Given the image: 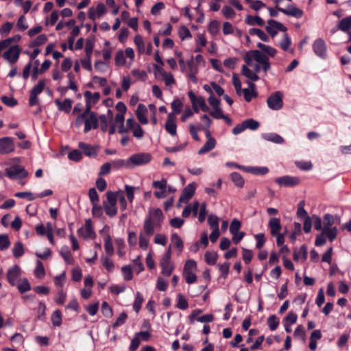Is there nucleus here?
I'll return each mask as SVG.
<instances>
[{"label": "nucleus", "instance_id": "f257e3e1", "mask_svg": "<svg viewBox=\"0 0 351 351\" xmlns=\"http://www.w3.org/2000/svg\"><path fill=\"white\" fill-rule=\"evenodd\" d=\"M164 219V215L160 208H150L148 215L143 221V230L141 232L147 237L154 234L155 230H158L161 228V224Z\"/></svg>", "mask_w": 351, "mask_h": 351}, {"label": "nucleus", "instance_id": "f03ea898", "mask_svg": "<svg viewBox=\"0 0 351 351\" xmlns=\"http://www.w3.org/2000/svg\"><path fill=\"white\" fill-rule=\"evenodd\" d=\"M248 66H253V61L263 65V70L266 72L270 69L269 58L259 50H252L246 53L243 58Z\"/></svg>", "mask_w": 351, "mask_h": 351}, {"label": "nucleus", "instance_id": "7ed1b4c3", "mask_svg": "<svg viewBox=\"0 0 351 351\" xmlns=\"http://www.w3.org/2000/svg\"><path fill=\"white\" fill-rule=\"evenodd\" d=\"M116 204L117 202H115L112 191H108L106 193V200L103 202V206L107 215L112 217L117 215V208Z\"/></svg>", "mask_w": 351, "mask_h": 351}, {"label": "nucleus", "instance_id": "20e7f679", "mask_svg": "<svg viewBox=\"0 0 351 351\" xmlns=\"http://www.w3.org/2000/svg\"><path fill=\"white\" fill-rule=\"evenodd\" d=\"M21 48L18 45L10 46L2 55L10 65H13L19 59Z\"/></svg>", "mask_w": 351, "mask_h": 351}, {"label": "nucleus", "instance_id": "39448f33", "mask_svg": "<svg viewBox=\"0 0 351 351\" xmlns=\"http://www.w3.org/2000/svg\"><path fill=\"white\" fill-rule=\"evenodd\" d=\"M130 168L134 166H140L148 164L152 160V156L149 153H138L132 155L130 158Z\"/></svg>", "mask_w": 351, "mask_h": 351}, {"label": "nucleus", "instance_id": "423d86ee", "mask_svg": "<svg viewBox=\"0 0 351 351\" xmlns=\"http://www.w3.org/2000/svg\"><path fill=\"white\" fill-rule=\"evenodd\" d=\"M46 86V80H40L38 83L34 86L30 91L29 104L34 106L38 104V95L41 93Z\"/></svg>", "mask_w": 351, "mask_h": 351}, {"label": "nucleus", "instance_id": "0eeeda50", "mask_svg": "<svg viewBox=\"0 0 351 351\" xmlns=\"http://www.w3.org/2000/svg\"><path fill=\"white\" fill-rule=\"evenodd\" d=\"M268 107L274 110L282 108L283 106L282 94L280 91L272 93L267 100Z\"/></svg>", "mask_w": 351, "mask_h": 351}, {"label": "nucleus", "instance_id": "6e6552de", "mask_svg": "<svg viewBox=\"0 0 351 351\" xmlns=\"http://www.w3.org/2000/svg\"><path fill=\"white\" fill-rule=\"evenodd\" d=\"M5 175L10 179H19L25 178L27 172L22 166L14 165L5 169Z\"/></svg>", "mask_w": 351, "mask_h": 351}, {"label": "nucleus", "instance_id": "1a4fd4ad", "mask_svg": "<svg viewBox=\"0 0 351 351\" xmlns=\"http://www.w3.org/2000/svg\"><path fill=\"white\" fill-rule=\"evenodd\" d=\"M268 25L265 27L267 32L272 36L274 37L278 31L285 32L287 29L281 23L278 22L273 19L267 21Z\"/></svg>", "mask_w": 351, "mask_h": 351}, {"label": "nucleus", "instance_id": "9d476101", "mask_svg": "<svg viewBox=\"0 0 351 351\" xmlns=\"http://www.w3.org/2000/svg\"><path fill=\"white\" fill-rule=\"evenodd\" d=\"M275 182L280 186H294L300 183V178L295 176H285L276 178Z\"/></svg>", "mask_w": 351, "mask_h": 351}, {"label": "nucleus", "instance_id": "9b49d317", "mask_svg": "<svg viewBox=\"0 0 351 351\" xmlns=\"http://www.w3.org/2000/svg\"><path fill=\"white\" fill-rule=\"evenodd\" d=\"M167 182L166 179H162L161 180H156L153 182L152 186L154 189L160 190L154 192V194L156 197L162 199L167 197Z\"/></svg>", "mask_w": 351, "mask_h": 351}, {"label": "nucleus", "instance_id": "f8f14e48", "mask_svg": "<svg viewBox=\"0 0 351 351\" xmlns=\"http://www.w3.org/2000/svg\"><path fill=\"white\" fill-rule=\"evenodd\" d=\"M14 143L12 138L3 137L0 138V154H8L14 151Z\"/></svg>", "mask_w": 351, "mask_h": 351}, {"label": "nucleus", "instance_id": "ddd939ff", "mask_svg": "<svg viewBox=\"0 0 351 351\" xmlns=\"http://www.w3.org/2000/svg\"><path fill=\"white\" fill-rule=\"evenodd\" d=\"M78 232L85 239H94L96 236L90 219L86 220L84 226L79 229Z\"/></svg>", "mask_w": 351, "mask_h": 351}, {"label": "nucleus", "instance_id": "4468645a", "mask_svg": "<svg viewBox=\"0 0 351 351\" xmlns=\"http://www.w3.org/2000/svg\"><path fill=\"white\" fill-rule=\"evenodd\" d=\"M176 117L173 113H169L165 125L166 131L172 136L177 134V125L176 123Z\"/></svg>", "mask_w": 351, "mask_h": 351}, {"label": "nucleus", "instance_id": "2eb2a0df", "mask_svg": "<svg viewBox=\"0 0 351 351\" xmlns=\"http://www.w3.org/2000/svg\"><path fill=\"white\" fill-rule=\"evenodd\" d=\"M188 95L191 104H195V105L199 106L203 112H208L209 110V108L206 105L205 99L203 97L196 96L192 91H189Z\"/></svg>", "mask_w": 351, "mask_h": 351}, {"label": "nucleus", "instance_id": "dca6fc26", "mask_svg": "<svg viewBox=\"0 0 351 351\" xmlns=\"http://www.w3.org/2000/svg\"><path fill=\"white\" fill-rule=\"evenodd\" d=\"M21 275V269L18 265H14L8 269L7 273V278L11 285L14 286Z\"/></svg>", "mask_w": 351, "mask_h": 351}, {"label": "nucleus", "instance_id": "f3484780", "mask_svg": "<svg viewBox=\"0 0 351 351\" xmlns=\"http://www.w3.org/2000/svg\"><path fill=\"white\" fill-rule=\"evenodd\" d=\"M315 54L321 58H325L326 54V48L325 43L322 39L316 40L313 45Z\"/></svg>", "mask_w": 351, "mask_h": 351}, {"label": "nucleus", "instance_id": "a211bd4d", "mask_svg": "<svg viewBox=\"0 0 351 351\" xmlns=\"http://www.w3.org/2000/svg\"><path fill=\"white\" fill-rule=\"evenodd\" d=\"M278 9L279 12H281L286 15L294 16L298 19L301 18L303 15V11L301 9L298 8L293 5H289L287 9H285V8H278Z\"/></svg>", "mask_w": 351, "mask_h": 351}, {"label": "nucleus", "instance_id": "6ab92c4d", "mask_svg": "<svg viewBox=\"0 0 351 351\" xmlns=\"http://www.w3.org/2000/svg\"><path fill=\"white\" fill-rule=\"evenodd\" d=\"M98 126V119L94 112H91L88 117H86L85 120L84 132H88L92 128H97Z\"/></svg>", "mask_w": 351, "mask_h": 351}, {"label": "nucleus", "instance_id": "aec40b11", "mask_svg": "<svg viewBox=\"0 0 351 351\" xmlns=\"http://www.w3.org/2000/svg\"><path fill=\"white\" fill-rule=\"evenodd\" d=\"M195 191V184H188L183 190L180 196V201L187 202L194 195Z\"/></svg>", "mask_w": 351, "mask_h": 351}, {"label": "nucleus", "instance_id": "412c9836", "mask_svg": "<svg viewBox=\"0 0 351 351\" xmlns=\"http://www.w3.org/2000/svg\"><path fill=\"white\" fill-rule=\"evenodd\" d=\"M249 88H244L243 93L244 95L245 99L247 101H250L253 97H256L257 93L256 91V86L254 83L247 82Z\"/></svg>", "mask_w": 351, "mask_h": 351}, {"label": "nucleus", "instance_id": "4be33fe9", "mask_svg": "<svg viewBox=\"0 0 351 351\" xmlns=\"http://www.w3.org/2000/svg\"><path fill=\"white\" fill-rule=\"evenodd\" d=\"M147 112V110L145 106L141 104L138 106L136 111V115L139 122L142 124L145 125L148 123V120L146 117Z\"/></svg>", "mask_w": 351, "mask_h": 351}, {"label": "nucleus", "instance_id": "5701e85b", "mask_svg": "<svg viewBox=\"0 0 351 351\" xmlns=\"http://www.w3.org/2000/svg\"><path fill=\"white\" fill-rule=\"evenodd\" d=\"M79 148L82 150L87 156L95 157L97 154V149L94 147L85 143L80 142L79 143Z\"/></svg>", "mask_w": 351, "mask_h": 351}, {"label": "nucleus", "instance_id": "b1692460", "mask_svg": "<svg viewBox=\"0 0 351 351\" xmlns=\"http://www.w3.org/2000/svg\"><path fill=\"white\" fill-rule=\"evenodd\" d=\"M113 118V112L111 110H108L107 114L99 117L101 128L104 132L107 131L108 122L111 121Z\"/></svg>", "mask_w": 351, "mask_h": 351}, {"label": "nucleus", "instance_id": "393cba45", "mask_svg": "<svg viewBox=\"0 0 351 351\" xmlns=\"http://www.w3.org/2000/svg\"><path fill=\"white\" fill-rule=\"evenodd\" d=\"M55 103L59 110L66 113L70 112L72 107V100L70 99H65L63 101H61L60 99H56Z\"/></svg>", "mask_w": 351, "mask_h": 351}, {"label": "nucleus", "instance_id": "a878e982", "mask_svg": "<svg viewBox=\"0 0 351 351\" xmlns=\"http://www.w3.org/2000/svg\"><path fill=\"white\" fill-rule=\"evenodd\" d=\"M270 232L273 236L278 234L281 229L280 221L278 218H271L269 221Z\"/></svg>", "mask_w": 351, "mask_h": 351}, {"label": "nucleus", "instance_id": "bb28decb", "mask_svg": "<svg viewBox=\"0 0 351 351\" xmlns=\"http://www.w3.org/2000/svg\"><path fill=\"white\" fill-rule=\"evenodd\" d=\"M114 196L115 202H117V199L119 201L121 208L123 210H125L127 208V202L124 196V193L121 190H119L116 192H112Z\"/></svg>", "mask_w": 351, "mask_h": 351}, {"label": "nucleus", "instance_id": "cd10ccee", "mask_svg": "<svg viewBox=\"0 0 351 351\" xmlns=\"http://www.w3.org/2000/svg\"><path fill=\"white\" fill-rule=\"evenodd\" d=\"M337 28L344 32H348L351 29V16L342 19L339 22Z\"/></svg>", "mask_w": 351, "mask_h": 351}, {"label": "nucleus", "instance_id": "c85d7f7f", "mask_svg": "<svg viewBox=\"0 0 351 351\" xmlns=\"http://www.w3.org/2000/svg\"><path fill=\"white\" fill-rule=\"evenodd\" d=\"M216 145V141L215 139H210L207 141L202 148L198 150V154L202 155L206 152L213 149Z\"/></svg>", "mask_w": 351, "mask_h": 351}, {"label": "nucleus", "instance_id": "c756f323", "mask_svg": "<svg viewBox=\"0 0 351 351\" xmlns=\"http://www.w3.org/2000/svg\"><path fill=\"white\" fill-rule=\"evenodd\" d=\"M124 119V114H122V113H117L115 116L114 125L119 128L118 132L121 134L126 132L123 125Z\"/></svg>", "mask_w": 351, "mask_h": 351}, {"label": "nucleus", "instance_id": "7c9ffc66", "mask_svg": "<svg viewBox=\"0 0 351 351\" xmlns=\"http://www.w3.org/2000/svg\"><path fill=\"white\" fill-rule=\"evenodd\" d=\"M257 47L261 49V52H263L271 57L275 56V55L277 53V51L275 48H274L271 46L263 44L261 43H258L257 44Z\"/></svg>", "mask_w": 351, "mask_h": 351}, {"label": "nucleus", "instance_id": "2f4dec72", "mask_svg": "<svg viewBox=\"0 0 351 351\" xmlns=\"http://www.w3.org/2000/svg\"><path fill=\"white\" fill-rule=\"evenodd\" d=\"M245 23L249 25H258L263 27L265 25L264 21L258 16H247L245 19Z\"/></svg>", "mask_w": 351, "mask_h": 351}, {"label": "nucleus", "instance_id": "473e14b6", "mask_svg": "<svg viewBox=\"0 0 351 351\" xmlns=\"http://www.w3.org/2000/svg\"><path fill=\"white\" fill-rule=\"evenodd\" d=\"M263 138L267 141H271L274 143L280 144L284 142V139L280 135L275 133L264 134Z\"/></svg>", "mask_w": 351, "mask_h": 351}, {"label": "nucleus", "instance_id": "72a5a7b5", "mask_svg": "<svg viewBox=\"0 0 351 351\" xmlns=\"http://www.w3.org/2000/svg\"><path fill=\"white\" fill-rule=\"evenodd\" d=\"M241 73L243 75H245L249 80L252 81H257L259 79L258 75L254 72L251 71L247 66L243 65Z\"/></svg>", "mask_w": 351, "mask_h": 351}, {"label": "nucleus", "instance_id": "f704fd0d", "mask_svg": "<svg viewBox=\"0 0 351 351\" xmlns=\"http://www.w3.org/2000/svg\"><path fill=\"white\" fill-rule=\"evenodd\" d=\"M84 97L86 99V103L96 104L100 97V95L99 93H92L90 91L86 90L84 93Z\"/></svg>", "mask_w": 351, "mask_h": 351}, {"label": "nucleus", "instance_id": "c9c22d12", "mask_svg": "<svg viewBox=\"0 0 351 351\" xmlns=\"http://www.w3.org/2000/svg\"><path fill=\"white\" fill-rule=\"evenodd\" d=\"M160 265L162 267V274L164 276H169L174 269L171 262L160 261Z\"/></svg>", "mask_w": 351, "mask_h": 351}, {"label": "nucleus", "instance_id": "e433bc0d", "mask_svg": "<svg viewBox=\"0 0 351 351\" xmlns=\"http://www.w3.org/2000/svg\"><path fill=\"white\" fill-rule=\"evenodd\" d=\"M307 257V247L303 245L300 247L298 251H295L293 254V259L299 261L300 258L306 259Z\"/></svg>", "mask_w": 351, "mask_h": 351}, {"label": "nucleus", "instance_id": "4c0bfd02", "mask_svg": "<svg viewBox=\"0 0 351 351\" xmlns=\"http://www.w3.org/2000/svg\"><path fill=\"white\" fill-rule=\"evenodd\" d=\"M249 33L251 35H256L263 41H269V37L267 36V35L260 29L252 28L249 30Z\"/></svg>", "mask_w": 351, "mask_h": 351}, {"label": "nucleus", "instance_id": "58836bf2", "mask_svg": "<svg viewBox=\"0 0 351 351\" xmlns=\"http://www.w3.org/2000/svg\"><path fill=\"white\" fill-rule=\"evenodd\" d=\"M187 64L189 67V71L187 74L188 77L194 83H197V79L195 77V74L197 71V67L193 66L192 61L188 62Z\"/></svg>", "mask_w": 351, "mask_h": 351}, {"label": "nucleus", "instance_id": "ea45409f", "mask_svg": "<svg viewBox=\"0 0 351 351\" xmlns=\"http://www.w3.org/2000/svg\"><path fill=\"white\" fill-rule=\"evenodd\" d=\"M206 262L209 265H215L217 262L218 255L215 252L208 251L204 255Z\"/></svg>", "mask_w": 351, "mask_h": 351}, {"label": "nucleus", "instance_id": "a19ab883", "mask_svg": "<svg viewBox=\"0 0 351 351\" xmlns=\"http://www.w3.org/2000/svg\"><path fill=\"white\" fill-rule=\"evenodd\" d=\"M230 178L234 184L238 187H243L244 184V180L242 176L237 172H234L230 174Z\"/></svg>", "mask_w": 351, "mask_h": 351}, {"label": "nucleus", "instance_id": "79ce46f5", "mask_svg": "<svg viewBox=\"0 0 351 351\" xmlns=\"http://www.w3.org/2000/svg\"><path fill=\"white\" fill-rule=\"evenodd\" d=\"M104 248L106 253L110 256L114 253L113 245L111 238L109 235L106 236L104 238Z\"/></svg>", "mask_w": 351, "mask_h": 351}, {"label": "nucleus", "instance_id": "37998d69", "mask_svg": "<svg viewBox=\"0 0 351 351\" xmlns=\"http://www.w3.org/2000/svg\"><path fill=\"white\" fill-rule=\"evenodd\" d=\"M178 302L176 304V307L181 310H186L189 307L188 302L185 297L181 294H178Z\"/></svg>", "mask_w": 351, "mask_h": 351}, {"label": "nucleus", "instance_id": "c03bdc74", "mask_svg": "<svg viewBox=\"0 0 351 351\" xmlns=\"http://www.w3.org/2000/svg\"><path fill=\"white\" fill-rule=\"evenodd\" d=\"M322 231L327 236L330 241H332L337 235L338 230L336 227L330 228H323Z\"/></svg>", "mask_w": 351, "mask_h": 351}, {"label": "nucleus", "instance_id": "a18cd8bd", "mask_svg": "<svg viewBox=\"0 0 351 351\" xmlns=\"http://www.w3.org/2000/svg\"><path fill=\"white\" fill-rule=\"evenodd\" d=\"M171 241L174 244L175 247L179 250V252L181 253L183 250L184 245L181 238L178 236V234H172Z\"/></svg>", "mask_w": 351, "mask_h": 351}, {"label": "nucleus", "instance_id": "49530a36", "mask_svg": "<svg viewBox=\"0 0 351 351\" xmlns=\"http://www.w3.org/2000/svg\"><path fill=\"white\" fill-rule=\"evenodd\" d=\"M51 322L55 326H60L62 323V313L60 310H56L51 315Z\"/></svg>", "mask_w": 351, "mask_h": 351}, {"label": "nucleus", "instance_id": "de8ad7c7", "mask_svg": "<svg viewBox=\"0 0 351 351\" xmlns=\"http://www.w3.org/2000/svg\"><path fill=\"white\" fill-rule=\"evenodd\" d=\"M149 237L147 234L139 233V247L143 250H146L149 245Z\"/></svg>", "mask_w": 351, "mask_h": 351}, {"label": "nucleus", "instance_id": "09e8293b", "mask_svg": "<svg viewBox=\"0 0 351 351\" xmlns=\"http://www.w3.org/2000/svg\"><path fill=\"white\" fill-rule=\"evenodd\" d=\"M162 77L165 81V84L168 86H171L176 83V80L173 77V75L171 73L162 71Z\"/></svg>", "mask_w": 351, "mask_h": 351}, {"label": "nucleus", "instance_id": "8fccbe9b", "mask_svg": "<svg viewBox=\"0 0 351 351\" xmlns=\"http://www.w3.org/2000/svg\"><path fill=\"white\" fill-rule=\"evenodd\" d=\"M245 171L252 173L254 174L264 175V174H266L269 171V169L265 167H247V168H245Z\"/></svg>", "mask_w": 351, "mask_h": 351}, {"label": "nucleus", "instance_id": "3c124183", "mask_svg": "<svg viewBox=\"0 0 351 351\" xmlns=\"http://www.w3.org/2000/svg\"><path fill=\"white\" fill-rule=\"evenodd\" d=\"M47 40V36L45 34L39 35L33 42L29 45L30 47H38L43 45Z\"/></svg>", "mask_w": 351, "mask_h": 351}, {"label": "nucleus", "instance_id": "603ef678", "mask_svg": "<svg viewBox=\"0 0 351 351\" xmlns=\"http://www.w3.org/2000/svg\"><path fill=\"white\" fill-rule=\"evenodd\" d=\"M12 253L14 257L19 258L24 254L23 244L21 242H17L12 249Z\"/></svg>", "mask_w": 351, "mask_h": 351}, {"label": "nucleus", "instance_id": "864d4df0", "mask_svg": "<svg viewBox=\"0 0 351 351\" xmlns=\"http://www.w3.org/2000/svg\"><path fill=\"white\" fill-rule=\"evenodd\" d=\"M267 324L270 330H274L279 325V320L276 315H273L268 317Z\"/></svg>", "mask_w": 351, "mask_h": 351}, {"label": "nucleus", "instance_id": "5fc2aeb1", "mask_svg": "<svg viewBox=\"0 0 351 351\" xmlns=\"http://www.w3.org/2000/svg\"><path fill=\"white\" fill-rule=\"evenodd\" d=\"M115 64L117 66H123L125 64V59L124 52L122 50H119L117 52L115 56Z\"/></svg>", "mask_w": 351, "mask_h": 351}, {"label": "nucleus", "instance_id": "6e6d98bb", "mask_svg": "<svg viewBox=\"0 0 351 351\" xmlns=\"http://www.w3.org/2000/svg\"><path fill=\"white\" fill-rule=\"evenodd\" d=\"M335 223L334 217L330 214H326L324 217V227L323 228H330Z\"/></svg>", "mask_w": 351, "mask_h": 351}, {"label": "nucleus", "instance_id": "4d7b16f0", "mask_svg": "<svg viewBox=\"0 0 351 351\" xmlns=\"http://www.w3.org/2000/svg\"><path fill=\"white\" fill-rule=\"evenodd\" d=\"M143 302V298L142 295L141 294V293L137 292L136 297L135 298V300H134V302L133 304L134 310L136 313H138L140 311Z\"/></svg>", "mask_w": 351, "mask_h": 351}, {"label": "nucleus", "instance_id": "13d9d810", "mask_svg": "<svg viewBox=\"0 0 351 351\" xmlns=\"http://www.w3.org/2000/svg\"><path fill=\"white\" fill-rule=\"evenodd\" d=\"M134 43L136 45L138 52L143 53L145 51V44L142 37L139 35H136L134 37Z\"/></svg>", "mask_w": 351, "mask_h": 351}, {"label": "nucleus", "instance_id": "bf43d9fd", "mask_svg": "<svg viewBox=\"0 0 351 351\" xmlns=\"http://www.w3.org/2000/svg\"><path fill=\"white\" fill-rule=\"evenodd\" d=\"M241 223L239 220L237 219H234L230 223V232L231 234L237 233V232H239V230L241 228Z\"/></svg>", "mask_w": 351, "mask_h": 351}, {"label": "nucleus", "instance_id": "052dcab7", "mask_svg": "<svg viewBox=\"0 0 351 351\" xmlns=\"http://www.w3.org/2000/svg\"><path fill=\"white\" fill-rule=\"evenodd\" d=\"M10 242L6 234H0V250H5L9 247Z\"/></svg>", "mask_w": 351, "mask_h": 351}, {"label": "nucleus", "instance_id": "680f3d73", "mask_svg": "<svg viewBox=\"0 0 351 351\" xmlns=\"http://www.w3.org/2000/svg\"><path fill=\"white\" fill-rule=\"evenodd\" d=\"M30 285L26 278L23 279L18 285V289L21 293L30 290Z\"/></svg>", "mask_w": 351, "mask_h": 351}, {"label": "nucleus", "instance_id": "e2e57ef3", "mask_svg": "<svg viewBox=\"0 0 351 351\" xmlns=\"http://www.w3.org/2000/svg\"><path fill=\"white\" fill-rule=\"evenodd\" d=\"M245 129L249 128L251 130H256L259 127V123L252 119H247L243 121Z\"/></svg>", "mask_w": 351, "mask_h": 351}, {"label": "nucleus", "instance_id": "0e129e2a", "mask_svg": "<svg viewBox=\"0 0 351 351\" xmlns=\"http://www.w3.org/2000/svg\"><path fill=\"white\" fill-rule=\"evenodd\" d=\"M136 189V188L129 186V185H125V191L126 193V196L128 197V199L130 202H132L134 197V191Z\"/></svg>", "mask_w": 351, "mask_h": 351}, {"label": "nucleus", "instance_id": "69168bd1", "mask_svg": "<svg viewBox=\"0 0 351 351\" xmlns=\"http://www.w3.org/2000/svg\"><path fill=\"white\" fill-rule=\"evenodd\" d=\"M101 312L106 317H111L112 315V308L106 302H104L101 304Z\"/></svg>", "mask_w": 351, "mask_h": 351}, {"label": "nucleus", "instance_id": "338daca9", "mask_svg": "<svg viewBox=\"0 0 351 351\" xmlns=\"http://www.w3.org/2000/svg\"><path fill=\"white\" fill-rule=\"evenodd\" d=\"M222 13L226 19H232L235 16V12L230 6L225 5L222 9Z\"/></svg>", "mask_w": 351, "mask_h": 351}, {"label": "nucleus", "instance_id": "774afa93", "mask_svg": "<svg viewBox=\"0 0 351 351\" xmlns=\"http://www.w3.org/2000/svg\"><path fill=\"white\" fill-rule=\"evenodd\" d=\"M219 23L217 21H213L208 26V31L212 35H216L219 32Z\"/></svg>", "mask_w": 351, "mask_h": 351}]
</instances>
